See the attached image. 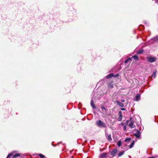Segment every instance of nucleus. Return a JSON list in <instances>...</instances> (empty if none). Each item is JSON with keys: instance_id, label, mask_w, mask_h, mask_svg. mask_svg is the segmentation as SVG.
I'll return each mask as SVG.
<instances>
[{"instance_id": "7ed1b4c3", "label": "nucleus", "mask_w": 158, "mask_h": 158, "mask_svg": "<svg viewBox=\"0 0 158 158\" xmlns=\"http://www.w3.org/2000/svg\"><path fill=\"white\" fill-rule=\"evenodd\" d=\"M15 152H14L10 153L6 157V158H10V157L12 156H13V158H16L20 156V155L19 154H16L14 155V153Z\"/></svg>"}, {"instance_id": "20e7f679", "label": "nucleus", "mask_w": 158, "mask_h": 158, "mask_svg": "<svg viewBox=\"0 0 158 158\" xmlns=\"http://www.w3.org/2000/svg\"><path fill=\"white\" fill-rule=\"evenodd\" d=\"M156 60V58L155 57H149L147 58V61L150 63L155 62Z\"/></svg>"}, {"instance_id": "c85d7f7f", "label": "nucleus", "mask_w": 158, "mask_h": 158, "mask_svg": "<svg viewBox=\"0 0 158 158\" xmlns=\"http://www.w3.org/2000/svg\"><path fill=\"white\" fill-rule=\"evenodd\" d=\"M121 110H125V109L124 108H121Z\"/></svg>"}, {"instance_id": "5701e85b", "label": "nucleus", "mask_w": 158, "mask_h": 158, "mask_svg": "<svg viewBox=\"0 0 158 158\" xmlns=\"http://www.w3.org/2000/svg\"><path fill=\"white\" fill-rule=\"evenodd\" d=\"M134 145V141H133V142L131 143V144L129 146V148H131L133 145Z\"/></svg>"}, {"instance_id": "7c9ffc66", "label": "nucleus", "mask_w": 158, "mask_h": 158, "mask_svg": "<svg viewBox=\"0 0 158 158\" xmlns=\"http://www.w3.org/2000/svg\"><path fill=\"white\" fill-rule=\"evenodd\" d=\"M129 157L130 158H131V157L130 156H129Z\"/></svg>"}, {"instance_id": "a878e982", "label": "nucleus", "mask_w": 158, "mask_h": 158, "mask_svg": "<svg viewBox=\"0 0 158 158\" xmlns=\"http://www.w3.org/2000/svg\"><path fill=\"white\" fill-rule=\"evenodd\" d=\"M119 76V75L118 74H117L115 75H114V77H118Z\"/></svg>"}, {"instance_id": "b1692460", "label": "nucleus", "mask_w": 158, "mask_h": 158, "mask_svg": "<svg viewBox=\"0 0 158 158\" xmlns=\"http://www.w3.org/2000/svg\"><path fill=\"white\" fill-rule=\"evenodd\" d=\"M118 115L119 116H122V113L121 111H119Z\"/></svg>"}, {"instance_id": "4be33fe9", "label": "nucleus", "mask_w": 158, "mask_h": 158, "mask_svg": "<svg viewBox=\"0 0 158 158\" xmlns=\"http://www.w3.org/2000/svg\"><path fill=\"white\" fill-rule=\"evenodd\" d=\"M131 61V58H129L127 60H126L125 61V63H127V62H128L129 61Z\"/></svg>"}, {"instance_id": "cd10ccee", "label": "nucleus", "mask_w": 158, "mask_h": 158, "mask_svg": "<svg viewBox=\"0 0 158 158\" xmlns=\"http://www.w3.org/2000/svg\"><path fill=\"white\" fill-rule=\"evenodd\" d=\"M127 128L126 126H124L123 127V129L124 130H126Z\"/></svg>"}, {"instance_id": "1a4fd4ad", "label": "nucleus", "mask_w": 158, "mask_h": 158, "mask_svg": "<svg viewBox=\"0 0 158 158\" xmlns=\"http://www.w3.org/2000/svg\"><path fill=\"white\" fill-rule=\"evenodd\" d=\"M90 105L93 108L95 109L96 108V107L95 106V105L94 104V101L92 100L91 101Z\"/></svg>"}, {"instance_id": "2f4dec72", "label": "nucleus", "mask_w": 158, "mask_h": 158, "mask_svg": "<svg viewBox=\"0 0 158 158\" xmlns=\"http://www.w3.org/2000/svg\"><path fill=\"white\" fill-rule=\"evenodd\" d=\"M123 124H123V123H122V125H123Z\"/></svg>"}, {"instance_id": "6ab92c4d", "label": "nucleus", "mask_w": 158, "mask_h": 158, "mask_svg": "<svg viewBox=\"0 0 158 158\" xmlns=\"http://www.w3.org/2000/svg\"><path fill=\"white\" fill-rule=\"evenodd\" d=\"M122 144L121 141L120 140L118 141V142L117 143V145L118 147H120Z\"/></svg>"}, {"instance_id": "2eb2a0df", "label": "nucleus", "mask_w": 158, "mask_h": 158, "mask_svg": "<svg viewBox=\"0 0 158 158\" xmlns=\"http://www.w3.org/2000/svg\"><path fill=\"white\" fill-rule=\"evenodd\" d=\"M107 139L108 140L110 141L112 140V138L110 135H108L107 136Z\"/></svg>"}, {"instance_id": "f03ea898", "label": "nucleus", "mask_w": 158, "mask_h": 158, "mask_svg": "<svg viewBox=\"0 0 158 158\" xmlns=\"http://www.w3.org/2000/svg\"><path fill=\"white\" fill-rule=\"evenodd\" d=\"M126 125H127L131 128L134 127L135 126H134V122L132 120H127L126 122Z\"/></svg>"}, {"instance_id": "393cba45", "label": "nucleus", "mask_w": 158, "mask_h": 158, "mask_svg": "<svg viewBox=\"0 0 158 158\" xmlns=\"http://www.w3.org/2000/svg\"><path fill=\"white\" fill-rule=\"evenodd\" d=\"M121 101L122 102H124L125 101V100L124 99L122 98L121 100Z\"/></svg>"}, {"instance_id": "bb28decb", "label": "nucleus", "mask_w": 158, "mask_h": 158, "mask_svg": "<svg viewBox=\"0 0 158 158\" xmlns=\"http://www.w3.org/2000/svg\"><path fill=\"white\" fill-rule=\"evenodd\" d=\"M101 108H102V109H103V110H106V108L105 107H104L102 106V107H101Z\"/></svg>"}, {"instance_id": "6e6552de", "label": "nucleus", "mask_w": 158, "mask_h": 158, "mask_svg": "<svg viewBox=\"0 0 158 158\" xmlns=\"http://www.w3.org/2000/svg\"><path fill=\"white\" fill-rule=\"evenodd\" d=\"M140 95L139 94H137L136 95L135 98V100L136 101H139L140 99Z\"/></svg>"}, {"instance_id": "412c9836", "label": "nucleus", "mask_w": 158, "mask_h": 158, "mask_svg": "<svg viewBox=\"0 0 158 158\" xmlns=\"http://www.w3.org/2000/svg\"><path fill=\"white\" fill-rule=\"evenodd\" d=\"M122 116H119L118 118V120L119 121H120L122 120Z\"/></svg>"}, {"instance_id": "9d476101", "label": "nucleus", "mask_w": 158, "mask_h": 158, "mask_svg": "<svg viewBox=\"0 0 158 158\" xmlns=\"http://www.w3.org/2000/svg\"><path fill=\"white\" fill-rule=\"evenodd\" d=\"M112 77H114V74L113 73L109 74L106 76L107 78H109Z\"/></svg>"}, {"instance_id": "dca6fc26", "label": "nucleus", "mask_w": 158, "mask_h": 158, "mask_svg": "<svg viewBox=\"0 0 158 158\" xmlns=\"http://www.w3.org/2000/svg\"><path fill=\"white\" fill-rule=\"evenodd\" d=\"M38 155L41 158H45V156L41 154H38Z\"/></svg>"}, {"instance_id": "39448f33", "label": "nucleus", "mask_w": 158, "mask_h": 158, "mask_svg": "<svg viewBox=\"0 0 158 158\" xmlns=\"http://www.w3.org/2000/svg\"><path fill=\"white\" fill-rule=\"evenodd\" d=\"M141 132L138 130H137L136 133H134V135L137 138H139L140 137Z\"/></svg>"}, {"instance_id": "0eeeda50", "label": "nucleus", "mask_w": 158, "mask_h": 158, "mask_svg": "<svg viewBox=\"0 0 158 158\" xmlns=\"http://www.w3.org/2000/svg\"><path fill=\"white\" fill-rule=\"evenodd\" d=\"M116 102L117 103V104L119 105L120 107H123L124 106V105L123 103H122V102H119L118 100H116Z\"/></svg>"}, {"instance_id": "f257e3e1", "label": "nucleus", "mask_w": 158, "mask_h": 158, "mask_svg": "<svg viewBox=\"0 0 158 158\" xmlns=\"http://www.w3.org/2000/svg\"><path fill=\"white\" fill-rule=\"evenodd\" d=\"M96 123L97 126L99 127H106V124L105 123L102 122L100 120L97 121Z\"/></svg>"}, {"instance_id": "aec40b11", "label": "nucleus", "mask_w": 158, "mask_h": 158, "mask_svg": "<svg viewBox=\"0 0 158 158\" xmlns=\"http://www.w3.org/2000/svg\"><path fill=\"white\" fill-rule=\"evenodd\" d=\"M132 57L135 60H138V56L136 55H134Z\"/></svg>"}, {"instance_id": "ddd939ff", "label": "nucleus", "mask_w": 158, "mask_h": 158, "mask_svg": "<svg viewBox=\"0 0 158 158\" xmlns=\"http://www.w3.org/2000/svg\"><path fill=\"white\" fill-rule=\"evenodd\" d=\"M157 72V71L155 70L154 71L152 74V77L155 78L156 76V73Z\"/></svg>"}, {"instance_id": "f3484780", "label": "nucleus", "mask_w": 158, "mask_h": 158, "mask_svg": "<svg viewBox=\"0 0 158 158\" xmlns=\"http://www.w3.org/2000/svg\"><path fill=\"white\" fill-rule=\"evenodd\" d=\"M124 152L122 151L120 152L118 154V156H121L122 155H123L124 154Z\"/></svg>"}, {"instance_id": "f8f14e48", "label": "nucleus", "mask_w": 158, "mask_h": 158, "mask_svg": "<svg viewBox=\"0 0 158 158\" xmlns=\"http://www.w3.org/2000/svg\"><path fill=\"white\" fill-rule=\"evenodd\" d=\"M106 153H102L101 154L100 156V158H105L106 156Z\"/></svg>"}, {"instance_id": "9b49d317", "label": "nucleus", "mask_w": 158, "mask_h": 158, "mask_svg": "<svg viewBox=\"0 0 158 158\" xmlns=\"http://www.w3.org/2000/svg\"><path fill=\"white\" fill-rule=\"evenodd\" d=\"M152 40H153L154 42H158V36H157L155 37L152 39Z\"/></svg>"}, {"instance_id": "4468645a", "label": "nucleus", "mask_w": 158, "mask_h": 158, "mask_svg": "<svg viewBox=\"0 0 158 158\" xmlns=\"http://www.w3.org/2000/svg\"><path fill=\"white\" fill-rule=\"evenodd\" d=\"M143 52V49H140L137 51V53L138 54H142Z\"/></svg>"}, {"instance_id": "a211bd4d", "label": "nucleus", "mask_w": 158, "mask_h": 158, "mask_svg": "<svg viewBox=\"0 0 158 158\" xmlns=\"http://www.w3.org/2000/svg\"><path fill=\"white\" fill-rule=\"evenodd\" d=\"M131 139L130 138H126L124 140V141L126 142H129L130 141Z\"/></svg>"}, {"instance_id": "423d86ee", "label": "nucleus", "mask_w": 158, "mask_h": 158, "mask_svg": "<svg viewBox=\"0 0 158 158\" xmlns=\"http://www.w3.org/2000/svg\"><path fill=\"white\" fill-rule=\"evenodd\" d=\"M118 151V150L117 149H113L111 152V155L113 156H115L116 153Z\"/></svg>"}, {"instance_id": "c756f323", "label": "nucleus", "mask_w": 158, "mask_h": 158, "mask_svg": "<svg viewBox=\"0 0 158 158\" xmlns=\"http://www.w3.org/2000/svg\"><path fill=\"white\" fill-rule=\"evenodd\" d=\"M148 158H155L153 157H150Z\"/></svg>"}]
</instances>
